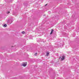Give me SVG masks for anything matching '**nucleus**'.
Masks as SVG:
<instances>
[{
    "label": "nucleus",
    "mask_w": 79,
    "mask_h": 79,
    "mask_svg": "<svg viewBox=\"0 0 79 79\" xmlns=\"http://www.w3.org/2000/svg\"><path fill=\"white\" fill-rule=\"evenodd\" d=\"M65 58V56H64V55L63 54H62L61 56L60 57L59 59L60 60H61V61H63V60H64Z\"/></svg>",
    "instance_id": "obj_1"
},
{
    "label": "nucleus",
    "mask_w": 79,
    "mask_h": 79,
    "mask_svg": "<svg viewBox=\"0 0 79 79\" xmlns=\"http://www.w3.org/2000/svg\"><path fill=\"white\" fill-rule=\"evenodd\" d=\"M21 65L25 67V66H26V65H27V62L23 63L21 64Z\"/></svg>",
    "instance_id": "obj_2"
},
{
    "label": "nucleus",
    "mask_w": 79,
    "mask_h": 79,
    "mask_svg": "<svg viewBox=\"0 0 79 79\" xmlns=\"http://www.w3.org/2000/svg\"><path fill=\"white\" fill-rule=\"evenodd\" d=\"M46 53H47L46 56H48V55H49V54H50V52H47Z\"/></svg>",
    "instance_id": "obj_3"
},
{
    "label": "nucleus",
    "mask_w": 79,
    "mask_h": 79,
    "mask_svg": "<svg viewBox=\"0 0 79 79\" xmlns=\"http://www.w3.org/2000/svg\"><path fill=\"white\" fill-rule=\"evenodd\" d=\"M53 31H54L52 29V31H51V33H50V34H52L53 32Z\"/></svg>",
    "instance_id": "obj_4"
},
{
    "label": "nucleus",
    "mask_w": 79,
    "mask_h": 79,
    "mask_svg": "<svg viewBox=\"0 0 79 79\" xmlns=\"http://www.w3.org/2000/svg\"><path fill=\"white\" fill-rule=\"evenodd\" d=\"M3 27H6V26H7V25H6V24H5V25H4L3 26Z\"/></svg>",
    "instance_id": "obj_5"
},
{
    "label": "nucleus",
    "mask_w": 79,
    "mask_h": 79,
    "mask_svg": "<svg viewBox=\"0 0 79 79\" xmlns=\"http://www.w3.org/2000/svg\"><path fill=\"white\" fill-rule=\"evenodd\" d=\"M22 34H25V32L24 31H23L22 32Z\"/></svg>",
    "instance_id": "obj_6"
},
{
    "label": "nucleus",
    "mask_w": 79,
    "mask_h": 79,
    "mask_svg": "<svg viewBox=\"0 0 79 79\" xmlns=\"http://www.w3.org/2000/svg\"><path fill=\"white\" fill-rule=\"evenodd\" d=\"M10 20H7V23H10Z\"/></svg>",
    "instance_id": "obj_7"
},
{
    "label": "nucleus",
    "mask_w": 79,
    "mask_h": 79,
    "mask_svg": "<svg viewBox=\"0 0 79 79\" xmlns=\"http://www.w3.org/2000/svg\"><path fill=\"white\" fill-rule=\"evenodd\" d=\"M37 53H35V56H37Z\"/></svg>",
    "instance_id": "obj_8"
},
{
    "label": "nucleus",
    "mask_w": 79,
    "mask_h": 79,
    "mask_svg": "<svg viewBox=\"0 0 79 79\" xmlns=\"http://www.w3.org/2000/svg\"><path fill=\"white\" fill-rule=\"evenodd\" d=\"M7 14H9L10 13V12L9 11H8L7 12Z\"/></svg>",
    "instance_id": "obj_9"
},
{
    "label": "nucleus",
    "mask_w": 79,
    "mask_h": 79,
    "mask_svg": "<svg viewBox=\"0 0 79 79\" xmlns=\"http://www.w3.org/2000/svg\"><path fill=\"white\" fill-rule=\"evenodd\" d=\"M46 5H45V6H46Z\"/></svg>",
    "instance_id": "obj_10"
}]
</instances>
